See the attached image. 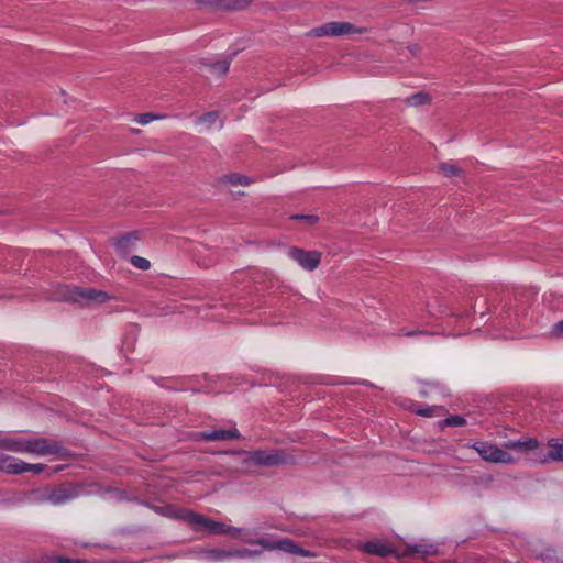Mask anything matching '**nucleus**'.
Instances as JSON below:
<instances>
[{
    "mask_svg": "<svg viewBox=\"0 0 563 563\" xmlns=\"http://www.w3.org/2000/svg\"><path fill=\"white\" fill-rule=\"evenodd\" d=\"M191 520L194 521L191 528L195 531L206 530L211 534H223L231 538H240L242 536V528L214 521L197 512L195 516H191Z\"/></svg>",
    "mask_w": 563,
    "mask_h": 563,
    "instance_id": "nucleus-1",
    "label": "nucleus"
},
{
    "mask_svg": "<svg viewBox=\"0 0 563 563\" xmlns=\"http://www.w3.org/2000/svg\"><path fill=\"white\" fill-rule=\"evenodd\" d=\"M64 297L67 300L79 305H88L90 302H106L109 299L107 292L84 287H65Z\"/></svg>",
    "mask_w": 563,
    "mask_h": 563,
    "instance_id": "nucleus-2",
    "label": "nucleus"
},
{
    "mask_svg": "<svg viewBox=\"0 0 563 563\" xmlns=\"http://www.w3.org/2000/svg\"><path fill=\"white\" fill-rule=\"evenodd\" d=\"M363 30L356 27L354 24L350 22H341V21H331L327 22L318 27L311 30V34L316 37L323 36H342L350 35L354 33H362Z\"/></svg>",
    "mask_w": 563,
    "mask_h": 563,
    "instance_id": "nucleus-3",
    "label": "nucleus"
},
{
    "mask_svg": "<svg viewBox=\"0 0 563 563\" xmlns=\"http://www.w3.org/2000/svg\"><path fill=\"white\" fill-rule=\"evenodd\" d=\"M472 448L485 461H488L492 463H504V464L514 463L512 455L510 453H508L507 451L499 449L495 444H492L488 442H475L472 444Z\"/></svg>",
    "mask_w": 563,
    "mask_h": 563,
    "instance_id": "nucleus-4",
    "label": "nucleus"
},
{
    "mask_svg": "<svg viewBox=\"0 0 563 563\" xmlns=\"http://www.w3.org/2000/svg\"><path fill=\"white\" fill-rule=\"evenodd\" d=\"M250 460L262 466H276L287 462V455L283 450H256L250 452Z\"/></svg>",
    "mask_w": 563,
    "mask_h": 563,
    "instance_id": "nucleus-5",
    "label": "nucleus"
},
{
    "mask_svg": "<svg viewBox=\"0 0 563 563\" xmlns=\"http://www.w3.org/2000/svg\"><path fill=\"white\" fill-rule=\"evenodd\" d=\"M288 256L297 262L306 271H314L321 262V253L318 251H306L299 247H290Z\"/></svg>",
    "mask_w": 563,
    "mask_h": 563,
    "instance_id": "nucleus-6",
    "label": "nucleus"
},
{
    "mask_svg": "<svg viewBox=\"0 0 563 563\" xmlns=\"http://www.w3.org/2000/svg\"><path fill=\"white\" fill-rule=\"evenodd\" d=\"M26 453L46 456L60 453L62 446L53 440L46 438H34L27 440Z\"/></svg>",
    "mask_w": 563,
    "mask_h": 563,
    "instance_id": "nucleus-7",
    "label": "nucleus"
},
{
    "mask_svg": "<svg viewBox=\"0 0 563 563\" xmlns=\"http://www.w3.org/2000/svg\"><path fill=\"white\" fill-rule=\"evenodd\" d=\"M78 496V490L71 484H63L57 488L49 490L43 497L44 500L51 503L54 506L64 505Z\"/></svg>",
    "mask_w": 563,
    "mask_h": 563,
    "instance_id": "nucleus-8",
    "label": "nucleus"
},
{
    "mask_svg": "<svg viewBox=\"0 0 563 563\" xmlns=\"http://www.w3.org/2000/svg\"><path fill=\"white\" fill-rule=\"evenodd\" d=\"M245 543L247 544H257L261 545L265 550H282L287 553L296 554L299 550V545H297L292 540L285 538L279 541H272L266 538H257V539H247L245 538Z\"/></svg>",
    "mask_w": 563,
    "mask_h": 563,
    "instance_id": "nucleus-9",
    "label": "nucleus"
},
{
    "mask_svg": "<svg viewBox=\"0 0 563 563\" xmlns=\"http://www.w3.org/2000/svg\"><path fill=\"white\" fill-rule=\"evenodd\" d=\"M154 510L164 517L185 521L190 527L192 526V522H194L191 520V516L196 515V512H194L191 510L178 508L174 505L156 506V507H154Z\"/></svg>",
    "mask_w": 563,
    "mask_h": 563,
    "instance_id": "nucleus-10",
    "label": "nucleus"
},
{
    "mask_svg": "<svg viewBox=\"0 0 563 563\" xmlns=\"http://www.w3.org/2000/svg\"><path fill=\"white\" fill-rule=\"evenodd\" d=\"M199 438L203 441L213 442V441H230L233 439H240L241 433L236 428H232L229 430L225 429H216L212 431H202L199 434Z\"/></svg>",
    "mask_w": 563,
    "mask_h": 563,
    "instance_id": "nucleus-11",
    "label": "nucleus"
},
{
    "mask_svg": "<svg viewBox=\"0 0 563 563\" xmlns=\"http://www.w3.org/2000/svg\"><path fill=\"white\" fill-rule=\"evenodd\" d=\"M197 2L202 7L222 10H240L249 3L247 0H197Z\"/></svg>",
    "mask_w": 563,
    "mask_h": 563,
    "instance_id": "nucleus-12",
    "label": "nucleus"
},
{
    "mask_svg": "<svg viewBox=\"0 0 563 563\" xmlns=\"http://www.w3.org/2000/svg\"><path fill=\"white\" fill-rule=\"evenodd\" d=\"M362 550L367 554L382 558H386L394 553V548L390 544L377 539L365 542L362 545Z\"/></svg>",
    "mask_w": 563,
    "mask_h": 563,
    "instance_id": "nucleus-13",
    "label": "nucleus"
},
{
    "mask_svg": "<svg viewBox=\"0 0 563 563\" xmlns=\"http://www.w3.org/2000/svg\"><path fill=\"white\" fill-rule=\"evenodd\" d=\"M139 236L135 232H130L119 238L115 243V250L122 255H126L137 249Z\"/></svg>",
    "mask_w": 563,
    "mask_h": 563,
    "instance_id": "nucleus-14",
    "label": "nucleus"
},
{
    "mask_svg": "<svg viewBox=\"0 0 563 563\" xmlns=\"http://www.w3.org/2000/svg\"><path fill=\"white\" fill-rule=\"evenodd\" d=\"M438 554V548L434 544L419 543L406 547L405 556H421L428 558Z\"/></svg>",
    "mask_w": 563,
    "mask_h": 563,
    "instance_id": "nucleus-15",
    "label": "nucleus"
},
{
    "mask_svg": "<svg viewBox=\"0 0 563 563\" xmlns=\"http://www.w3.org/2000/svg\"><path fill=\"white\" fill-rule=\"evenodd\" d=\"M27 440L20 438H3L0 440V446L15 453H26Z\"/></svg>",
    "mask_w": 563,
    "mask_h": 563,
    "instance_id": "nucleus-16",
    "label": "nucleus"
},
{
    "mask_svg": "<svg viewBox=\"0 0 563 563\" xmlns=\"http://www.w3.org/2000/svg\"><path fill=\"white\" fill-rule=\"evenodd\" d=\"M24 462L16 457L7 456L1 459L0 468L9 474H22Z\"/></svg>",
    "mask_w": 563,
    "mask_h": 563,
    "instance_id": "nucleus-17",
    "label": "nucleus"
},
{
    "mask_svg": "<svg viewBox=\"0 0 563 563\" xmlns=\"http://www.w3.org/2000/svg\"><path fill=\"white\" fill-rule=\"evenodd\" d=\"M219 120V112L218 111H210L207 113H203L200 115L197 121L196 125L199 126V132L210 130Z\"/></svg>",
    "mask_w": 563,
    "mask_h": 563,
    "instance_id": "nucleus-18",
    "label": "nucleus"
},
{
    "mask_svg": "<svg viewBox=\"0 0 563 563\" xmlns=\"http://www.w3.org/2000/svg\"><path fill=\"white\" fill-rule=\"evenodd\" d=\"M538 445H539L538 441L536 439L530 438L527 440L509 441L506 444V448L521 451V452H529V451L536 450L538 448Z\"/></svg>",
    "mask_w": 563,
    "mask_h": 563,
    "instance_id": "nucleus-19",
    "label": "nucleus"
},
{
    "mask_svg": "<svg viewBox=\"0 0 563 563\" xmlns=\"http://www.w3.org/2000/svg\"><path fill=\"white\" fill-rule=\"evenodd\" d=\"M548 457L553 461H563V442L552 439L548 443Z\"/></svg>",
    "mask_w": 563,
    "mask_h": 563,
    "instance_id": "nucleus-20",
    "label": "nucleus"
},
{
    "mask_svg": "<svg viewBox=\"0 0 563 563\" xmlns=\"http://www.w3.org/2000/svg\"><path fill=\"white\" fill-rule=\"evenodd\" d=\"M208 66L210 68L211 74L221 76V75H224L229 70L230 63L228 60L223 59V60H218V62L211 63Z\"/></svg>",
    "mask_w": 563,
    "mask_h": 563,
    "instance_id": "nucleus-21",
    "label": "nucleus"
},
{
    "mask_svg": "<svg viewBox=\"0 0 563 563\" xmlns=\"http://www.w3.org/2000/svg\"><path fill=\"white\" fill-rule=\"evenodd\" d=\"M207 555L211 561H222L232 558V550L211 549L207 552Z\"/></svg>",
    "mask_w": 563,
    "mask_h": 563,
    "instance_id": "nucleus-22",
    "label": "nucleus"
},
{
    "mask_svg": "<svg viewBox=\"0 0 563 563\" xmlns=\"http://www.w3.org/2000/svg\"><path fill=\"white\" fill-rule=\"evenodd\" d=\"M224 181H227L228 184L232 185V186H238V185H241V186H247L250 184V180L246 176L244 175H241V174H229L224 177Z\"/></svg>",
    "mask_w": 563,
    "mask_h": 563,
    "instance_id": "nucleus-23",
    "label": "nucleus"
},
{
    "mask_svg": "<svg viewBox=\"0 0 563 563\" xmlns=\"http://www.w3.org/2000/svg\"><path fill=\"white\" fill-rule=\"evenodd\" d=\"M408 106L418 107L429 102V96L423 92L413 93L406 99Z\"/></svg>",
    "mask_w": 563,
    "mask_h": 563,
    "instance_id": "nucleus-24",
    "label": "nucleus"
},
{
    "mask_svg": "<svg viewBox=\"0 0 563 563\" xmlns=\"http://www.w3.org/2000/svg\"><path fill=\"white\" fill-rule=\"evenodd\" d=\"M439 169L446 177L459 176L462 173L461 169L452 163H442Z\"/></svg>",
    "mask_w": 563,
    "mask_h": 563,
    "instance_id": "nucleus-25",
    "label": "nucleus"
},
{
    "mask_svg": "<svg viewBox=\"0 0 563 563\" xmlns=\"http://www.w3.org/2000/svg\"><path fill=\"white\" fill-rule=\"evenodd\" d=\"M130 263L137 269L147 271L151 268V262L142 256L133 255L130 258Z\"/></svg>",
    "mask_w": 563,
    "mask_h": 563,
    "instance_id": "nucleus-26",
    "label": "nucleus"
},
{
    "mask_svg": "<svg viewBox=\"0 0 563 563\" xmlns=\"http://www.w3.org/2000/svg\"><path fill=\"white\" fill-rule=\"evenodd\" d=\"M261 554H262L261 550H252V549H247V548L232 550V558L243 559V558L256 556V555H261Z\"/></svg>",
    "mask_w": 563,
    "mask_h": 563,
    "instance_id": "nucleus-27",
    "label": "nucleus"
},
{
    "mask_svg": "<svg viewBox=\"0 0 563 563\" xmlns=\"http://www.w3.org/2000/svg\"><path fill=\"white\" fill-rule=\"evenodd\" d=\"M443 424L449 426V427H462V426L466 424V420L462 416L454 415V416H450V417L445 418L443 420Z\"/></svg>",
    "mask_w": 563,
    "mask_h": 563,
    "instance_id": "nucleus-28",
    "label": "nucleus"
},
{
    "mask_svg": "<svg viewBox=\"0 0 563 563\" xmlns=\"http://www.w3.org/2000/svg\"><path fill=\"white\" fill-rule=\"evenodd\" d=\"M290 218L294 220L305 221L308 225H313L319 220V218L314 214H294Z\"/></svg>",
    "mask_w": 563,
    "mask_h": 563,
    "instance_id": "nucleus-29",
    "label": "nucleus"
},
{
    "mask_svg": "<svg viewBox=\"0 0 563 563\" xmlns=\"http://www.w3.org/2000/svg\"><path fill=\"white\" fill-rule=\"evenodd\" d=\"M44 468H45L44 464H30V463H25L24 462L23 473H25V472H33L35 474H38V473L43 472Z\"/></svg>",
    "mask_w": 563,
    "mask_h": 563,
    "instance_id": "nucleus-30",
    "label": "nucleus"
},
{
    "mask_svg": "<svg viewBox=\"0 0 563 563\" xmlns=\"http://www.w3.org/2000/svg\"><path fill=\"white\" fill-rule=\"evenodd\" d=\"M157 117H155L152 113H143V114H140L134 121L137 122L141 125H146V124H148L150 122H152Z\"/></svg>",
    "mask_w": 563,
    "mask_h": 563,
    "instance_id": "nucleus-31",
    "label": "nucleus"
},
{
    "mask_svg": "<svg viewBox=\"0 0 563 563\" xmlns=\"http://www.w3.org/2000/svg\"><path fill=\"white\" fill-rule=\"evenodd\" d=\"M438 407H424L417 410V413L422 417H433L435 416V411L438 410Z\"/></svg>",
    "mask_w": 563,
    "mask_h": 563,
    "instance_id": "nucleus-32",
    "label": "nucleus"
},
{
    "mask_svg": "<svg viewBox=\"0 0 563 563\" xmlns=\"http://www.w3.org/2000/svg\"><path fill=\"white\" fill-rule=\"evenodd\" d=\"M296 554L300 555V556H305V558H312L314 556V553L309 551V550H305L302 548L299 547V550L296 552Z\"/></svg>",
    "mask_w": 563,
    "mask_h": 563,
    "instance_id": "nucleus-33",
    "label": "nucleus"
},
{
    "mask_svg": "<svg viewBox=\"0 0 563 563\" xmlns=\"http://www.w3.org/2000/svg\"><path fill=\"white\" fill-rule=\"evenodd\" d=\"M553 331L558 335H563V320L554 324Z\"/></svg>",
    "mask_w": 563,
    "mask_h": 563,
    "instance_id": "nucleus-34",
    "label": "nucleus"
},
{
    "mask_svg": "<svg viewBox=\"0 0 563 563\" xmlns=\"http://www.w3.org/2000/svg\"><path fill=\"white\" fill-rule=\"evenodd\" d=\"M404 335H406V336L429 335V333L427 331H423V330H417V331L406 332V333H404Z\"/></svg>",
    "mask_w": 563,
    "mask_h": 563,
    "instance_id": "nucleus-35",
    "label": "nucleus"
},
{
    "mask_svg": "<svg viewBox=\"0 0 563 563\" xmlns=\"http://www.w3.org/2000/svg\"><path fill=\"white\" fill-rule=\"evenodd\" d=\"M251 536H252V531L251 530L242 529V536L239 539H241L243 542H245V538L253 539Z\"/></svg>",
    "mask_w": 563,
    "mask_h": 563,
    "instance_id": "nucleus-36",
    "label": "nucleus"
},
{
    "mask_svg": "<svg viewBox=\"0 0 563 563\" xmlns=\"http://www.w3.org/2000/svg\"><path fill=\"white\" fill-rule=\"evenodd\" d=\"M54 563H78V561L66 558H58Z\"/></svg>",
    "mask_w": 563,
    "mask_h": 563,
    "instance_id": "nucleus-37",
    "label": "nucleus"
}]
</instances>
